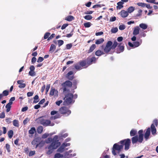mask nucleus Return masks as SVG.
Instances as JSON below:
<instances>
[{
  "instance_id": "44",
  "label": "nucleus",
  "mask_w": 158,
  "mask_h": 158,
  "mask_svg": "<svg viewBox=\"0 0 158 158\" xmlns=\"http://www.w3.org/2000/svg\"><path fill=\"white\" fill-rule=\"evenodd\" d=\"M133 44H134V46L135 47H138L140 44L139 42L138 41L134 42Z\"/></svg>"
},
{
  "instance_id": "21",
  "label": "nucleus",
  "mask_w": 158,
  "mask_h": 158,
  "mask_svg": "<svg viewBox=\"0 0 158 158\" xmlns=\"http://www.w3.org/2000/svg\"><path fill=\"white\" fill-rule=\"evenodd\" d=\"M64 144H62L61 146L57 149V152H62L64 150Z\"/></svg>"
},
{
  "instance_id": "29",
  "label": "nucleus",
  "mask_w": 158,
  "mask_h": 158,
  "mask_svg": "<svg viewBox=\"0 0 158 158\" xmlns=\"http://www.w3.org/2000/svg\"><path fill=\"white\" fill-rule=\"evenodd\" d=\"M13 125L16 127H19V121L15 119L13 121Z\"/></svg>"
},
{
  "instance_id": "40",
  "label": "nucleus",
  "mask_w": 158,
  "mask_h": 158,
  "mask_svg": "<svg viewBox=\"0 0 158 158\" xmlns=\"http://www.w3.org/2000/svg\"><path fill=\"white\" fill-rule=\"evenodd\" d=\"M137 5L139 6H140L142 7H145L146 6V4L144 3H142V2H138L137 3Z\"/></svg>"
},
{
  "instance_id": "46",
  "label": "nucleus",
  "mask_w": 158,
  "mask_h": 158,
  "mask_svg": "<svg viewBox=\"0 0 158 158\" xmlns=\"http://www.w3.org/2000/svg\"><path fill=\"white\" fill-rule=\"evenodd\" d=\"M58 46L59 47H60L62 45H63L64 44V41L62 40H58Z\"/></svg>"
},
{
  "instance_id": "63",
  "label": "nucleus",
  "mask_w": 158,
  "mask_h": 158,
  "mask_svg": "<svg viewBox=\"0 0 158 158\" xmlns=\"http://www.w3.org/2000/svg\"><path fill=\"white\" fill-rule=\"evenodd\" d=\"M48 135V134L45 133L42 135V138L43 139H45L47 138Z\"/></svg>"
},
{
  "instance_id": "37",
  "label": "nucleus",
  "mask_w": 158,
  "mask_h": 158,
  "mask_svg": "<svg viewBox=\"0 0 158 158\" xmlns=\"http://www.w3.org/2000/svg\"><path fill=\"white\" fill-rule=\"evenodd\" d=\"M74 67L77 70H80L81 69V68L80 64H76L75 65Z\"/></svg>"
},
{
  "instance_id": "22",
  "label": "nucleus",
  "mask_w": 158,
  "mask_h": 158,
  "mask_svg": "<svg viewBox=\"0 0 158 158\" xmlns=\"http://www.w3.org/2000/svg\"><path fill=\"white\" fill-rule=\"evenodd\" d=\"M104 54V53L100 50H97L95 52L96 55L98 56H100Z\"/></svg>"
},
{
  "instance_id": "60",
  "label": "nucleus",
  "mask_w": 158,
  "mask_h": 158,
  "mask_svg": "<svg viewBox=\"0 0 158 158\" xmlns=\"http://www.w3.org/2000/svg\"><path fill=\"white\" fill-rule=\"evenodd\" d=\"M68 136V134L67 133H65L63 135L62 134H60V136L61 137H62L64 138H65Z\"/></svg>"
},
{
  "instance_id": "59",
  "label": "nucleus",
  "mask_w": 158,
  "mask_h": 158,
  "mask_svg": "<svg viewBox=\"0 0 158 158\" xmlns=\"http://www.w3.org/2000/svg\"><path fill=\"white\" fill-rule=\"evenodd\" d=\"M55 35L54 34H52L48 39V40H49L54 37Z\"/></svg>"
},
{
  "instance_id": "17",
  "label": "nucleus",
  "mask_w": 158,
  "mask_h": 158,
  "mask_svg": "<svg viewBox=\"0 0 158 158\" xmlns=\"http://www.w3.org/2000/svg\"><path fill=\"white\" fill-rule=\"evenodd\" d=\"M151 132L152 134L153 135L156 134V130L154 124H152L151 125Z\"/></svg>"
},
{
  "instance_id": "25",
  "label": "nucleus",
  "mask_w": 158,
  "mask_h": 158,
  "mask_svg": "<svg viewBox=\"0 0 158 158\" xmlns=\"http://www.w3.org/2000/svg\"><path fill=\"white\" fill-rule=\"evenodd\" d=\"M11 105L10 104V103H8L6 105L5 107L6 109V111L7 112H8L10 111L11 108Z\"/></svg>"
},
{
  "instance_id": "43",
  "label": "nucleus",
  "mask_w": 158,
  "mask_h": 158,
  "mask_svg": "<svg viewBox=\"0 0 158 158\" xmlns=\"http://www.w3.org/2000/svg\"><path fill=\"white\" fill-rule=\"evenodd\" d=\"M50 35V33L49 32H47L45 33L44 36V39H46L47 38H48L49 36Z\"/></svg>"
},
{
  "instance_id": "48",
  "label": "nucleus",
  "mask_w": 158,
  "mask_h": 158,
  "mask_svg": "<svg viewBox=\"0 0 158 158\" xmlns=\"http://www.w3.org/2000/svg\"><path fill=\"white\" fill-rule=\"evenodd\" d=\"M80 65L81 66L83 67L86 65V62L85 61H82L80 63Z\"/></svg>"
},
{
  "instance_id": "55",
  "label": "nucleus",
  "mask_w": 158,
  "mask_h": 158,
  "mask_svg": "<svg viewBox=\"0 0 158 158\" xmlns=\"http://www.w3.org/2000/svg\"><path fill=\"white\" fill-rule=\"evenodd\" d=\"M4 96H6L8 94V92L7 90H4L2 93Z\"/></svg>"
},
{
  "instance_id": "58",
  "label": "nucleus",
  "mask_w": 158,
  "mask_h": 158,
  "mask_svg": "<svg viewBox=\"0 0 158 158\" xmlns=\"http://www.w3.org/2000/svg\"><path fill=\"white\" fill-rule=\"evenodd\" d=\"M10 119L11 118H6V121L8 124H9L11 122L10 121Z\"/></svg>"
},
{
  "instance_id": "32",
  "label": "nucleus",
  "mask_w": 158,
  "mask_h": 158,
  "mask_svg": "<svg viewBox=\"0 0 158 158\" xmlns=\"http://www.w3.org/2000/svg\"><path fill=\"white\" fill-rule=\"evenodd\" d=\"M137 133V131L136 130H132L130 131V135L131 136H134L136 135Z\"/></svg>"
},
{
  "instance_id": "23",
  "label": "nucleus",
  "mask_w": 158,
  "mask_h": 158,
  "mask_svg": "<svg viewBox=\"0 0 158 158\" xmlns=\"http://www.w3.org/2000/svg\"><path fill=\"white\" fill-rule=\"evenodd\" d=\"M139 27L143 30H145L148 27V25L145 23H142L139 24Z\"/></svg>"
},
{
  "instance_id": "5",
  "label": "nucleus",
  "mask_w": 158,
  "mask_h": 158,
  "mask_svg": "<svg viewBox=\"0 0 158 158\" xmlns=\"http://www.w3.org/2000/svg\"><path fill=\"white\" fill-rule=\"evenodd\" d=\"M123 145L120 143H115L113 146V150L112 151V154L114 155H115L116 153L115 152V150H117L118 152H120L121 150L123 148Z\"/></svg>"
},
{
  "instance_id": "49",
  "label": "nucleus",
  "mask_w": 158,
  "mask_h": 158,
  "mask_svg": "<svg viewBox=\"0 0 158 158\" xmlns=\"http://www.w3.org/2000/svg\"><path fill=\"white\" fill-rule=\"evenodd\" d=\"M15 98L14 97H12L10 98L9 101V102L8 103H10V104L12 105L13 102H12L15 101Z\"/></svg>"
},
{
  "instance_id": "13",
  "label": "nucleus",
  "mask_w": 158,
  "mask_h": 158,
  "mask_svg": "<svg viewBox=\"0 0 158 158\" xmlns=\"http://www.w3.org/2000/svg\"><path fill=\"white\" fill-rule=\"evenodd\" d=\"M119 14L123 18H125L127 17L128 15V14L127 11L125 10H122L120 13Z\"/></svg>"
},
{
  "instance_id": "28",
  "label": "nucleus",
  "mask_w": 158,
  "mask_h": 158,
  "mask_svg": "<svg viewBox=\"0 0 158 158\" xmlns=\"http://www.w3.org/2000/svg\"><path fill=\"white\" fill-rule=\"evenodd\" d=\"M135 10V7L133 6L130 7L127 10L128 13H131Z\"/></svg>"
},
{
  "instance_id": "52",
  "label": "nucleus",
  "mask_w": 158,
  "mask_h": 158,
  "mask_svg": "<svg viewBox=\"0 0 158 158\" xmlns=\"http://www.w3.org/2000/svg\"><path fill=\"white\" fill-rule=\"evenodd\" d=\"M5 114L3 112H2L1 114H0V118H3L5 117Z\"/></svg>"
},
{
  "instance_id": "24",
  "label": "nucleus",
  "mask_w": 158,
  "mask_h": 158,
  "mask_svg": "<svg viewBox=\"0 0 158 158\" xmlns=\"http://www.w3.org/2000/svg\"><path fill=\"white\" fill-rule=\"evenodd\" d=\"M104 40L103 38H100L98 40H96L95 42V44H100L104 42Z\"/></svg>"
},
{
  "instance_id": "41",
  "label": "nucleus",
  "mask_w": 158,
  "mask_h": 158,
  "mask_svg": "<svg viewBox=\"0 0 158 158\" xmlns=\"http://www.w3.org/2000/svg\"><path fill=\"white\" fill-rule=\"evenodd\" d=\"M10 145L8 143H6V148L7 151L8 152H10Z\"/></svg>"
},
{
  "instance_id": "51",
  "label": "nucleus",
  "mask_w": 158,
  "mask_h": 158,
  "mask_svg": "<svg viewBox=\"0 0 158 158\" xmlns=\"http://www.w3.org/2000/svg\"><path fill=\"white\" fill-rule=\"evenodd\" d=\"M35 154V151H31L30 152L29 154V156H31L33 155H34Z\"/></svg>"
},
{
  "instance_id": "6",
  "label": "nucleus",
  "mask_w": 158,
  "mask_h": 158,
  "mask_svg": "<svg viewBox=\"0 0 158 158\" xmlns=\"http://www.w3.org/2000/svg\"><path fill=\"white\" fill-rule=\"evenodd\" d=\"M131 143V140L129 139L121 140L120 142L121 144L123 145V146L125 145L124 149L125 150H127L129 149Z\"/></svg>"
},
{
  "instance_id": "7",
  "label": "nucleus",
  "mask_w": 158,
  "mask_h": 158,
  "mask_svg": "<svg viewBox=\"0 0 158 158\" xmlns=\"http://www.w3.org/2000/svg\"><path fill=\"white\" fill-rule=\"evenodd\" d=\"M62 85L63 86V92L65 93L66 91H69V89H67V87H70L72 85V83L69 81H67L63 83Z\"/></svg>"
},
{
  "instance_id": "47",
  "label": "nucleus",
  "mask_w": 158,
  "mask_h": 158,
  "mask_svg": "<svg viewBox=\"0 0 158 158\" xmlns=\"http://www.w3.org/2000/svg\"><path fill=\"white\" fill-rule=\"evenodd\" d=\"M29 74L31 76H34L35 75V73L34 71H30Z\"/></svg>"
},
{
  "instance_id": "2",
  "label": "nucleus",
  "mask_w": 158,
  "mask_h": 158,
  "mask_svg": "<svg viewBox=\"0 0 158 158\" xmlns=\"http://www.w3.org/2000/svg\"><path fill=\"white\" fill-rule=\"evenodd\" d=\"M37 120L40 124L44 126L47 127L49 125L51 126H53L54 125V123H51V121L50 120L44 119L43 117L38 118Z\"/></svg>"
},
{
  "instance_id": "3",
  "label": "nucleus",
  "mask_w": 158,
  "mask_h": 158,
  "mask_svg": "<svg viewBox=\"0 0 158 158\" xmlns=\"http://www.w3.org/2000/svg\"><path fill=\"white\" fill-rule=\"evenodd\" d=\"M73 97V94L71 93L66 94L64 98V100L63 102L64 105H68L72 103Z\"/></svg>"
},
{
  "instance_id": "57",
  "label": "nucleus",
  "mask_w": 158,
  "mask_h": 158,
  "mask_svg": "<svg viewBox=\"0 0 158 158\" xmlns=\"http://www.w3.org/2000/svg\"><path fill=\"white\" fill-rule=\"evenodd\" d=\"M29 121V119L27 118L24 120L23 121V123L24 125L26 124Z\"/></svg>"
},
{
  "instance_id": "30",
  "label": "nucleus",
  "mask_w": 158,
  "mask_h": 158,
  "mask_svg": "<svg viewBox=\"0 0 158 158\" xmlns=\"http://www.w3.org/2000/svg\"><path fill=\"white\" fill-rule=\"evenodd\" d=\"M96 47V46L95 44H93L90 47V49L89 50V52H91L93 51Z\"/></svg>"
},
{
  "instance_id": "36",
  "label": "nucleus",
  "mask_w": 158,
  "mask_h": 158,
  "mask_svg": "<svg viewBox=\"0 0 158 158\" xmlns=\"http://www.w3.org/2000/svg\"><path fill=\"white\" fill-rule=\"evenodd\" d=\"M63 157V155L60 153H56L54 156V158H62Z\"/></svg>"
},
{
  "instance_id": "39",
  "label": "nucleus",
  "mask_w": 158,
  "mask_h": 158,
  "mask_svg": "<svg viewBox=\"0 0 158 158\" xmlns=\"http://www.w3.org/2000/svg\"><path fill=\"white\" fill-rule=\"evenodd\" d=\"M84 18L86 20H90L92 18V17L90 15H87L84 16Z\"/></svg>"
},
{
  "instance_id": "18",
  "label": "nucleus",
  "mask_w": 158,
  "mask_h": 158,
  "mask_svg": "<svg viewBox=\"0 0 158 158\" xmlns=\"http://www.w3.org/2000/svg\"><path fill=\"white\" fill-rule=\"evenodd\" d=\"M73 74V72L72 71H70L67 73V74L66 75V77H67V78L70 80H72L73 79V77L70 76V75H71Z\"/></svg>"
},
{
  "instance_id": "26",
  "label": "nucleus",
  "mask_w": 158,
  "mask_h": 158,
  "mask_svg": "<svg viewBox=\"0 0 158 158\" xmlns=\"http://www.w3.org/2000/svg\"><path fill=\"white\" fill-rule=\"evenodd\" d=\"M74 17L71 15H69L65 18V20L69 21H71L74 19Z\"/></svg>"
},
{
  "instance_id": "1",
  "label": "nucleus",
  "mask_w": 158,
  "mask_h": 158,
  "mask_svg": "<svg viewBox=\"0 0 158 158\" xmlns=\"http://www.w3.org/2000/svg\"><path fill=\"white\" fill-rule=\"evenodd\" d=\"M58 139V136L55 135L53 139L51 138H49L46 141L47 143L52 142L51 144L48 148L49 150L46 152L47 154L50 155L53 152L54 149L57 148L60 145V143L59 142Z\"/></svg>"
},
{
  "instance_id": "19",
  "label": "nucleus",
  "mask_w": 158,
  "mask_h": 158,
  "mask_svg": "<svg viewBox=\"0 0 158 158\" xmlns=\"http://www.w3.org/2000/svg\"><path fill=\"white\" fill-rule=\"evenodd\" d=\"M36 132V129L35 127H32L29 131V133L33 135Z\"/></svg>"
},
{
  "instance_id": "9",
  "label": "nucleus",
  "mask_w": 158,
  "mask_h": 158,
  "mask_svg": "<svg viewBox=\"0 0 158 158\" xmlns=\"http://www.w3.org/2000/svg\"><path fill=\"white\" fill-rule=\"evenodd\" d=\"M50 95H54L55 97H57L58 96V91L55 89H52L50 92Z\"/></svg>"
},
{
  "instance_id": "50",
  "label": "nucleus",
  "mask_w": 158,
  "mask_h": 158,
  "mask_svg": "<svg viewBox=\"0 0 158 158\" xmlns=\"http://www.w3.org/2000/svg\"><path fill=\"white\" fill-rule=\"evenodd\" d=\"M44 60V59L43 57H40L37 60V62L38 63L41 62H42Z\"/></svg>"
},
{
  "instance_id": "16",
  "label": "nucleus",
  "mask_w": 158,
  "mask_h": 158,
  "mask_svg": "<svg viewBox=\"0 0 158 158\" xmlns=\"http://www.w3.org/2000/svg\"><path fill=\"white\" fill-rule=\"evenodd\" d=\"M140 28L138 26L136 27L135 28L133 32V34L136 35L139 34Z\"/></svg>"
},
{
  "instance_id": "27",
  "label": "nucleus",
  "mask_w": 158,
  "mask_h": 158,
  "mask_svg": "<svg viewBox=\"0 0 158 158\" xmlns=\"http://www.w3.org/2000/svg\"><path fill=\"white\" fill-rule=\"evenodd\" d=\"M56 48V46L54 44H52L50 47L49 51L52 53Z\"/></svg>"
},
{
  "instance_id": "4",
  "label": "nucleus",
  "mask_w": 158,
  "mask_h": 158,
  "mask_svg": "<svg viewBox=\"0 0 158 158\" xmlns=\"http://www.w3.org/2000/svg\"><path fill=\"white\" fill-rule=\"evenodd\" d=\"M112 42L110 41H108L105 46L103 45L101 47L102 49H103L104 53H108L111 49H112L111 45Z\"/></svg>"
},
{
  "instance_id": "15",
  "label": "nucleus",
  "mask_w": 158,
  "mask_h": 158,
  "mask_svg": "<svg viewBox=\"0 0 158 158\" xmlns=\"http://www.w3.org/2000/svg\"><path fill=\"white\" fill-rule=\"evenodd\" d=\"M143 130H140L138 131V133L139 134V141L140 142H142L143 140Z\"/></svg>"
},
{
  "instance_id": "38",
  "label": "nucleus",
  "mask_w": 158,
  "mask_h": 158,
  "mask_svg": "<svg viewBox=\"0 0 158 158\" xmlns=\"http://www.w3.org/2000/svg\"><path fill=\"white\" fill-rule=\"evenodd\" d=\"M118 29L117 27H114L112 28L111 30V32L112 33H115L117 32Z\"/></svg>"
},
{
  "instance_id": "62",
  "label": "nucleus",
  "mask_w": 158,
  "mask_h": 158,
  "mask_svg": "<svg viewBox=\"0 0 158 158\" xmlns=\"http://www.w3.org/2000/svg\"><path fill=\"white\" fill-rule=\"evenodd\" d=\"M26 86V85L24 83H22L20 85H19V87L20 88H24Z\"/></svg>"
},
{
  "instance_id": "42",
  "label": "nucleus",
  "mask_w": 158,
  "mask_h": 158,
  "mask_svg": "<svg viewBox=\"0 0 158 158\" xmlns=\"http://www.w3.org/2000/svg\"><path fill=\"white\" fill-rule=\"evenodd\" d=\"M91 23L90 22H87L85 23L84 25L85 27H89L91 26Z\"/></svg>"
},
{
  "instance_id": "53",
  "label": "nucleus",
  "mask_w": 158,
  "mask_h": 158,
  "mask_svg": "<svg viewBox=\"0 0 158 158\" xmlns=\"http://www.w3.org/2000/svg\"><path fill=\"white\" fill-rule=\"evenodd\" d=\"M72 45L71 44H67L66 45V48L69 49L72 47Z\"/></svg>"
},
{
  "instance_id": "45",
  "label": "nucleus",
  "mask_w": 158,
  "mask_h": 158,
  "mask_svg": "<svg viewBox=\"0 0 158 158\" xmlns=\"http://www.w3.org/2000/svg\"><path fill=\"white\" fill-rule=\"evenodd\" d=\"M126 28L125 26L124 25H120L119 27V29L121 30L124 29Z\"/></svg>"
},
{
  "instance_id": "34",
  "label": "nucleus",
  "mask_w": 158,
  "mask_h": 158,
  "mask_svg": "<svg viewBox=\"0 0 158 158\" xmlns=\"http://www.w3.org/2000/svg\"><path fill=\"white\" fill-rule=\"evenodd\" d=\"M34 101V103H36L39 101V96L38 95H36L33 98Z\"/></svg>"
},
{
  "instance_id": "11",
  "label": "nucleus",
  "mask_w": 158,
  "mask_h": 158,
  "mask_svg": "<svg viewBox=\"0 0 158 158\" xmlns=\"http://www.w3.org/2000/svg\"><path fill=\"white\" fill-rule=\"evenodd\" d=\"M96 61V58L95 57L88 58L87 62L89 65H90L93 63H95Z\"/></svg>"
},
{
  "instance_id": "33",
  "label": "nucleus",
  "mask_w": 158,
  "mask_h": 158,
  "mask_svg": "<svg viewBox=\"0 0 158 158\" xmlns=\"http://www.w3.org/2000/svg\"><path fill=\"white\" fill-rule=\"evenodd\" d=\"M8 137L10 138H11L13 135V131L12 130H10L8 131Z\"/></svg>"
},
{
  "instance_id": "12",
  "label": "nucleus",
  "mask_w": 158,
  "mask_h": 158,
  "mask_svg": "<svg viewBox=\"0 0 158 158\" xmlns=\"http://www.w3.org/2000/svg\"><path fill=\"white\" fill-rule=\"evenodd\" d=\"M132 143L133 144H134L136 143L137 142H138L140 143H141L142 142H140L139 141V137H138L137 135L135 136L132 138L131 139Z\"/></svg>"
},
{
  "instance_id": "56",
  "label": "nucleus",
  "mask_w": 158,
  "mask_h": 158,
  "mask_svg": "<svg viewBox=\"0 0 158 158\" xmlns=\"http://www.w3.org/2000/svg\"><path fill=\"white\" fill-rule=\"evenodd\" d=\"M33 94V92H29L27 93V95L28 97L31 96Z\"/></svg>"
},
{
  "instance_id": "64",
  "label": "nucleus",
  "mask_w": 158,
  "mask_h": 158,
  "mask_svg": "<svg viewBox=\"0 0 158 158\" xmlns=\"http://www.w3.org/2000/svg\"><path fill=\"white\" fill-rule=\"evenodd\" d=\"M62 102H63V101L62 100H60V101H56V105L59 106L60 105V104H61Z\"/></svg>"
},
{
  "instance_id": "54",
  "label": "nucleus",
  "mask_w": 158,
  "mask_h": 158,
  "mask_svg": "<svg viewBox=\"0 0 158 158\" xmlns=\"http://www.w3.org/2000/svg\"><path fill=\"white\" fill-rule=\"evenodd\" d=\"M116 19V18L115 16L112 17L110 18V22H113L115 21Z\"/></svg>"
},
{
  "instance_id": "35",
  "label": "nucleus",
  "mask_w": 158,
  "mask_h": 158,
  "mask_svg": "<svg viewBox=\"0 0 158 158\" xmlns=\"http://www.w3.org/2000/svg\"><path fill=\"white\" fill-rule=\"evenodd\" d=\"M118 45V43L116 41H114L113 44H112L111 45V47L112 48V49H114Z\"/></svg>"
},
{
  "instance_id": "31",
  "label": "nucleus",
  "mask_w": 158,
  "mask_h": 158,
  "mask_svg": "<svg viewBox=\"0 0 158 158\" xmlns=\"http://www.w3.org/2000/svg\"><path fill=\"white\" fill-rule=\"evenodd\" d=\"M37 132L38 133H41L43 131V127L42 126H39L37 129Z\"/></svg>"
},
{
  "instance_id": "20",
  "label": "nucleus",
  "mask_w": 158,
  "mask_h": 158,
  "mask_svg": "<svg viewBox=\"0 0 158 158\" xmlns=\"http://www.w3.org/2000/svg\"><path fill=\"white\" fill-rule=\"evenodd\" d=\"M124 4L123 2H119L117 3V9H120L122 8L123 7V5Z\"/></svg>"
},
{
  "instance_id": "61",
  "label": "nucleus",
  "mask_w": 158,
  "mask_h": 158,
  "mask_svg": "<svg viewBox=\"0 0 158 158\" xmlns=\"http://www.w3.org/2000/svg\"><path fill=\"white\" fill-rule=\"evenodd\" d=\"M36 59L35 57L32 58L31 59V62L32 64H34L36 61Z\"/></svg>"
},
{
  "instance_id": "10",
  "label": "nucleus",
  "mask_w": 158,
  "mask_h": 158,
  "mask_svg": "<svg viewBox=\"0 0 158 158\" xmlns=\"http://www.w3.org/2000/svg\"><path fill=\"white\" fill-rule=\"evenodd\" d=\"M150 135V128H148L145 133L144 136L145 139L147 140L148 139L149 135Z\"/></svg>"
},
{
  "instance_id": "14",
  "label": "nucleus",
  "mask_w": 158,
  "mask_h": 158,
  "mask_svg": "<svg viewBox=\"0 0 158 158\" xmlns=\"http://www.w3.org/2000/svg\"><path fill=\"white\" fill-rule=\"evenodd\" d=\"M124 47L123 45H119L118 47L116 52L119 53L123 51Z\"/></svg>"
},
{
  "instance_id": "8",
  "label": "nucleus",
  "mask_w": 158,
  "mask_h": 158,
  "mask_svg": "<svg viewBox=\"0 0 158 158\" xmlns=\"http://www.w3.org/2000/svg\"><path fill=\"white\" fill-rule=\"evenodd\" d=\"M60 111L61 114H64L66 116H68L71 113V111L65 106L61 107L60 109Z\"/></svg>"
}]
</instances>
